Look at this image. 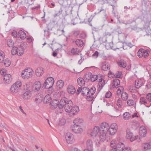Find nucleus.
<instances>
[{
	"label": "nucleus",
	"mask_w": 151,
	"mask_h": 151,
	"mask_svg": "<svg viewBox=\"0 0 151 151\" xmlns=\"http://www.w3.org/2000/svg\"><path fill=\"white\" fill-rule=\"evenodd\" d=\"M59 108H63L65 106V111L69 113V116H70L77 114L79 111V108L77 106H75L72 108L73 105L72 101L70 100L68 101L66 98L64 97L61 100Z\"/></svg>",
	"instance_id": "obj_1"
},
{
	"label": "nucleus",
	"mask_w": 151,
	"mask_h": 151,
	"mask_svg": "<svg viewBox=\"0 0 151 151\" xmlns=\"http://www.w3.org/2000/svg\"><path fill=\"white\" fill-rule=\"evenodd\" d=\"M108 127V124L105 123H102L101 124L99 135V139L100 141L103 142L105 140L106 141H108V137L106 135Z\"/></svg>",
	"instance_id": "obj_2"
},
{
	"label": "nucleus",
	"mask_w": 151,
	"mask_h": 151,
	"mask_svg": "<svg viewBox=\"0 0 151 151\" xmlns=\"http://www.w3.org/2000/svg\"><path fill=\"white\" fill-rule=\"evenodd\" d=\"M64 98H62L60 101V102H59L58 100L57 99L53 100L50 103V104L51 105V107L52 109H55L58 107L57 109H59V110H57L56 112L57 114L61 113L62 111L63 110V108H59V106L60 105V102L62 99Z\"/></svg>",
	"instance_id": "obj_3"
},
{
	"label": "nucleus",
	"mask_w": 151,
	"mask_h": 151,
	"mask_svg": "<svg viewBox=\"0 0 151 151\" xmlns=\"http://www.w3.org/2000/svg\"><path fill=\"white\" fill-rule=\"evenodd\" d=\"M101 128L99 127L95 126L92 129H88L87 131V134L93 137H95L99 132H100Z\"/></svg>",
	"instance_id": "obj_4"
},
{
	"label": "nucleus",
	"mask_w": 151,
	"mask_h": 151,
	"mask_svg": "<svg viewBox=\"0 0 151 151\" xmlns=\"http://www.w3.org/2000/svg\"><path fill=\"white\" fill-rule=\"evenodd\" d=\"M103 123H105L108 124V127L107 129V132L108 131L110 135H113L115 134L118 129L117 125L116 123H114L111 124L109 127L107 123L106 122H104Z\"/></svg>",
	"instance_id": "obj_5"
},
{
	"label": "nucleus",
	"mask_w": 151,
	"mask_h": 151,
	"mask_svg": "<svg viewBox=\"0 0 151 151\" xmlns=\"http://www.w3.org/2000/svg\"><path fill=\"white\" fill-rule=\"evenodd\" d=\"M22 83L20 81L16 82L11 86L10 90L13 93H17L20 90Z\"/></svg>",
	"instance_id": "obj_6"
},
{
	"label": "nucleus",
	"mask_w": 151,
	"mask_h": 151,
	"mask_svg": "<svg viewBox=\"0 0 151 151\" xmlns=\"http://www.w3.org/2000/svg\"><path fill=\"white\" fill-rule=\"evenodd\" d=\"M126 137L127 139H130V140L132 142L137 139L135 136L133 135V133L129 129H127L126 130Z\"/></svg>",
	"instance_id": "obj_7"
},
{
	"label": "nucleus",
	"mask_w": 151,
	"mask_h": 151,
	"mask_svg": "<svg viewBox=\"0 0 151 151\" xmlns=\"http://www.w3.org/2000/svg\"><path fill=\"white\" fill-rule=\"evenodd\" d=\"M65 139L67 142L68 143H72L75 141L74 135L72 133L69 132L66 134Z\"/></svg>",
	"instance_id": "obj_8"
},
{
	"label": "nucleus",
	"mask_w": 151,
	"mask_h": 151,
	"mask_svg": "<svg viewBox=\"0 0 151 151\" xmlns=\"http://www.w3.org/2000/svg\"><path fill=\"white\" fill-rule=\"evenodd\" d=\"M73 132L76 134H80L83 132V129L78 125H74L71 127Z\"/></svg>",
	"instance_id": "obj_9"
},
{
	"label": "nucleus",
	"mask_w": 151,
	"mask_h": 151,
	"mask_svg": "<svg viewBox=\"0 0 151 151\" xmlns=\"http://www.w3.org/2000/svg\"><path fill=\"white\" fill-rule=\"evenodd\" d=\"M93 142L91 140H88L86 142V151H93Z\"/></svg>",
	"instance_id": "obj_10"
},
{
	"label": "nucleus",
	"mask_w": 151,
	"mask_h": 151,
	"mask_svg": "<svg viewBox=\"0 0 151 151\" xmlns=\"http://www.w3.org/2000/svg\"><path fill=\"white\" fill-rule=\"evenodd\" d=\"M41 84L40 82L39 81L35 82L32 86V91L35 92H37L39 91L41 88Z\"/></svg>",
	"instance_id": "obj_11"
},
{
	"label": "nucleus",
	"mask_w": 151,
	"mask_h": 151,
	"mask_svg": "<svg viewBox=\"0 0 151 151\" xmlns=\"http://www.w3.org/2000/svg\"><path fill=\"white\" fill-rule=\"evenodd\" d=\"M67 90L68 93L69 94H74L76 92V90L75 87L72 85L68 86L67 88Z\"/></svg>",
	"instance_id": "obj_12"
},
{
	"label": "nucleus",
	"mask_w": 151,
	"mask_h": 151,
	"mask_svg": "<svg viewBox=\"0 0 151 151\" xmlns=\"http://www.w3.org/2000/svg\"><path fill=\"white\" fill-rule=\"evenodd\" d=\"M4 82L7 84L10 83L12 80L11 75L9 74L5 75L4 77Z\"/></svg>",
	"instance_id": "obj_13"
},
{
	"label": "nucleus",
	"mask_w": 151,
	"mask_h": 151,
	"mask_svg": "<svg viewBox=\"0 0 151 151\" xmlns=\"http://www.w3.org/2000/svg\"><path fill=\"white\" fill-rule=\"evenodd\" d=\"M32 95V91H26L23 95V97L24 100H28L30 99Z\"/></svg>",
	"instance_id": "obj_14"
},
{
	"label": "nucleus",
	"mask_w": 151,
	"mask_h": 151,
	"mask_svg": "<svg viewBox=\"0 0 151 151\" xmlns=\"http://www.w3.org/2000/svg\"><path fill=\"white\" fill-rule=\"evenodd\" d=\"M139 133L141 136L145 137L147 133L146 129L144 126L141 127L139 128Z\"/></svg>",
	"instance_id": "obj_15"
},
{
	"label": "nucleus",
	"mask_w": 151,
	"mask_h": 151,
	"mask_svg": "<svg viewBox=\"0 0 151 151\" xmlns=\"http://www.w3.org/2000/svg\"><path fill=\"white\" fill-rule=\"evenodd\" d=\"M44 69L42 67H39L35 70L36 75L37 76H40L42 75L43 73Z\"/></svg>",
	"instance_id": "obj_16"
},
{
	"label": "nucleus",
	"mask_w": 151,
	"mask_h": 151,
	"mask_svg": "<svg viewBox=\"0 0 151 151\" xmlns=\"http://www.w3.org/2000/svg\"><path fill=\"white\" fill-rule=\"evenodd\" d=\"M84 120L80 118H77L75 119L73 121L74 125H78V126H79V124H82Z\"/></svg>",
	"instance_id": "obj_17"
},
{
	"label": "nucleus",
	"mask_w": 151,
	"mask_h": 151,
	"mask_svg": "<svg viewBox=\"0 0 151 151\" xmlns=\"http://www.w3.org/2000/svg\"><path fill=\"white\" fill-rule=\"evenodd\" d=\"M22 77L24 78L28 79V78L31 77L33 75V73L31 72L29 73L27 71H24V72H22L21 73Z\"/></svg>",
	"instance_id": "obj_18"
},
{
	"label": "nucleus",
	"mask_w": 151,
	"mask_h": 151,
	"mask_svg": "<svg viewBox=\"0 0 151 151\" xmlns=\"http://www.w3.org/2000/svg\"><path fill=\"white\" fill-rule=\"evenodd\" d=\"M96 91V88L94 87H92L90 89L89 88L86 87V91H87L88 94H91V95H93Z\"/></svg>",
	"instance_id": "obj_19"
},
{
	"label": "nucleus",
	"mask_w": 151,
	"mask_h": 151,
	"mask_svg": "<svg viewBox=\"0 0 151 151\" xmlns=\"http://www.w3.org/2000/svg\"><path fill=\"white\" fill-rule=\"evenodd\" d=\"M99 83H98V89L100 90L101 89L105 84V81L103 80L102 78H99Z\"/></svg>",
	"instance_id": "obj_20"
},
{
	"label": "nucleus",
	"mask_w": 151,
	"mask_h": 151,
	"mask_svg": "<svg viewBox=\"0 0 151 151\" xmlns=\"http://www.w3.org/2000/svg\"><path fill=\"white\" fill-rule=\"evenodd\" d=\"M54 83H50L49 81H47L46 82V81L45 82L44 84V87L47 89H49L51 88V87L53 86Z\"/></svg>",
	"instance_id": "obj_21"
},
{
	"label": "nucleus",
	"mask_w": 151,
	"mask_h": 151,
	"mask_svg": "<svg viewBox=\"0 0 151 151\" xmlns=\"http://www.w3.org/2000/svg\"><path fill=\"white\" fill-rule=\"evenodd\" d=\"M18 35L22 40L25 39L26 37V34L22 30H20L19 31Z\"/></svg>",
	"instance_id": "obj_22"
},
{
	"label": "nucleus",
	"mask_w": 151,
	"mask_h": 151,
	"mask_svg": "<svg viewBox=\"0 0 151 151\" xmlns=\"http://www.w3.org/2000/svg\"><path fill=\"white\" fill-rule=\"evenodd\" d=\"M24 88L26 91H32V87L31 86V85L29 83H27L25 84L24 86Z\"/></svg>",
	"instance_id": "obj_23"
},
{
	"label": "nucleus",
	"mask_w": 151,
	"mask_h": 151,
	"mask_svg": "<svg viewBox=\"0 0 151 151\" xmlns=\"http://www.w3.org/2000/svg\"><path fill=\"white\" fill-rule=\"evenodd\" d=\"M51 100V95L49 94H47L44 98L43 102L45 103H47L50 102Z\"/></svg>",
	"instance_id": "obj_24"
},
{
	"label": "nucleus",
	"mask_w": 151,
	"mask_h": 151,
	"mask_svg": "<svg viewBox=\"0 0 151 151\" xmlns=\"http://www.w3.org/2000/svg\"><path fill=\"white\" fill-rule=\"evenodd\" d=\"M120 81L119 79H115L113 81L112 84H113V87L117 88L119 86L120 84Z\"/></svg>",
	"instance_id": "obj_25"
},
{
	"label": "nucleus",
	"mask_w": 151,
	"mask_h": 151,
	"mask_svg": "<svg viewBox=\"0 0 151 151\" xmlns=\"http://www.w3.org/2000/svg\"><path fill=\"white\" fill-rule=\"evenodd\" d=\"M124 147V145L123 143L119 142L116 146V148L117 149L118 151H122V149Z\"/></svg>",
	"instance_id": "obj_26"
},
{
	"label": "nucleus",
	"mask_w": 151,
	"mask_h": 151,
	"mask_svg": "<svg viewBox=\"0 0 151 151\" xmlns=\"http://www.w3.org/2000/svg\"><path fill=\"white\" fill-rule=\"evenodd\" d=\"M142 85V82L141 80H137L135 81V87L139 88Z\"/></svg>",
	"instance_id": "obj_27"
},
{
	"label": "nucleus",
	"mask_w": 151,
	"mask_h": 151,
	"mask_svg": "<svg viewBox=\"0 0 151 151\" xmlns=\"http://www.w3.org/2000/svg\"><path fill=\"white\" fill-rule=\"evenodd\" d=\"M43 96L42 94H40L39 96H37L35 98V101L36 103L39 104L41 102L43 99Z\"/></svg>",
	"instance_id": "obj_28"
},
{
	"label": "nucleus",
	"mask_w": 151,
	"mask_h": 151,
	"mask_svg": "<svg viewBox=\"0 0 151 151\" xmlns=\"http://www.w3.org/2000/svg\"><path fill=\"white\" fill-rule=\"evenodd\" d=\"M78 84L80 86H83L85 84V81L84 79L82 78H79L77 80Z\"/></svg>",
	"instance_id": "obj_29"
},
{
	"label": "nucleus",
	"mask_w": 151,
	"mask_h": 151,
	"mask_svg": "<svg viewBox=\"0 0 151 151\" xmlns=\"http://www.w3.org/2000/svg\"><path fill=\"white\" fill-rule=\"evenodd\" d=\"M56 84L57 87L59 88H62L64 85L63 81L61 80H59L58 81Z\"/></svg>",
	"instance_id": "obj_30"
},
{
	"label": "nucleus",
	"mask_w": 151,
	"mask_h": 151,
	"mask_svg": "<svg viewBox=\"0 0 151 151\" xmlns=\"http://www.w3.org/2000/svg\"><path fill=\"white\" fill-rule=\"evenodd\" d=\"M18 55H22L24 52V49L23 46H21L18 47Z\"/></svg>",
	"instance_id": "obj_31"
},
{
	"label": "nucleus",
	"mask_w": 151,
	"mask_h": 151,
	"mask_svg": "<svg viewBox=\"0 0 151 151\" xmlns=\"http://www.w3.org/2000/svg\"><path fill=\"white\" fill-rule=\"evenodd\" d=\"M76 44L78 46L82 47L83 45V42L82 40L77 39L75 41Z\"/></svg>",
	"instance_id": "obj_32"
},
{
	"label": "nucleus",
	"mask_w": 151,
	"mask_h": 151,
	"mask_svg": "<svg viewBox=\"0 0 151 151\" xmlns=\"http://www.w3.org/2000/svg\"><path fill=\"white\" fill-rule=\"evenodd\" d=\"M121 97L122 100L126 101L128 99V95L126 93L123 92L121 94Z\"/></svg>",
	"instance_id": "obj_33"
},
{
	"label": "nucleus",
	"mask_w": 151,
	"mask_h": 151,
	"mask_svg": "<svg viewBox=\"0 0 151 151\" xmlns=\"http://www.w3.org/2000/svg\"><path fill=\"white\" fill-rule=\"evenodd\" d=\"M130 116V114L128 112L124 113L123 115V118L125 120L129 119Z\"/></svg>",
	"instance_id": "obj_34"
},
{
	"label": "nucleus",
	"mask_w": 151,
	"mask_h": 151,
	"mask_svg": "<svg viewBox=\"0 0 151 151\" xmlns=\"http://www.w3.org/2000/svg\"><path fill=\"white\" fill-rule=\"evenodd\" d=\"M118 64L121 66H127V63L126 61L123 60H121L118 62Z\"/></svg>",
	"instance_id": "obj_35"
},
{
	"label": "nucleus",
	"mask_w": 151,
	"mask_h": 151,
	"mask_svg": "<svg viewBox=\"0 0 151 151\" xmlns=\"http://www.w3.org/2000/svg\"><path fill=\"white\" fill-rule=\"evenodd\" d=\"M71 53L73 55L77 54L79 52V50L77 48H73L71 50Z\"/></svg>",
	"instance_id": "obj_36"
},
{
	"label": "nucleus",
	"mask_w": 151,
	"mask_h": 151,
	"mask_svg": "<svg viewBox=\"0 0 151 151\" xmlns=\"http://www.w3.org/2000/svg\"><path fill=\"white\" fill-rule=\"evenodd\" d=\"M4 56V52L2 51H0V63H3Z\"/></svg>",
	"instance_id": "obj_37"
},
{
	"label": "nucleus",
	"mask_w": 151,
	"mask_h": 151,
	"mask_svg": "<svg viewBox=\"0 0 151 151\" xmlns=\"http://www.w3.org/2000/svg\"><path fill=\"white\" fill-rule=\"evenodd\" d=\"M144 52V50L143 49H140L137 52L138 56L139 58H141L143 56V54Z\"/></svg>",
	"instance_id": "obj_38"
},
{
	"label": "nucleus",
	"mask_w": 151,
	"mask_h": 151,
	"mask_svg": "<svg viewBox=\"0 0 151 151\" xmlns=\"http://www.w3.org/2000/svg\"><path fill=\"white\" fill-rule=\"evenodd\" d=\"M18 47H13V48L12 49V54L13 55H14L16 54H17L18 55Z\"/></svg>",
	"instance_id": "obj_39"
},
{
	"label": "nucleus",
	"mask_w": 151,
	"mask_h": 151,
	"mask_svg": "<svg viewBox=\"0 0 151 151\" xmlns=\"http://www.w3.org/2000/svg\"><path fill=\"white\" fill-rule=\"evenodd\" d=\"M85 88V87L83 88L79 87L77 90V91L75 93H76V94L78 95L82 91L83 95H84L85 93H83L84 91H82V90H84Z\"/></svg>",
	"instance_id": "obj_40"
},
{
	"label": "nucleus",
	"mask_w": 151,
	"mask_h": 151,
	"mask_svg": "<svg viewBox=\"0 0 151 151\" xmlns=\"http://www.w3.org/2000/svg\"><path fill=\"white\" fill-rule=\"evenodd\" d=\"M7 45L9 47H12L14 45V42L12 39L8 40L7 41Z\"/></svg>",
	"instance_id": "obj_41"
},
{
	"label": "nucleus",
	"mask_w": 151,
	"mask_h": 151,
	"mask_svg": "<svg viewBox=\"0 0 151 151\" xmlns=\"http://www.w3.org/2000/svg\"><path fill=\"white\" fill-rule=\"evenodd\" d=\"M144 148L145 150L150 149L151 147L150 143H145L144 145Z\"/></svg>",
	"instance_id": "obj_42"
},
{
	"label": "nucleus",
	"mask_w": 151,
	"mask_h": 151,
	"mask_svg": "<svg viewBox=\"0 0 151 151\" xmlns=\"http://www.w3.org/2000/svg\"><path fill=\"white\" fill-rule=\"evenodd\" d=\"M50 29L47 28L46 29L44 30V36L49 37L50 35Z\"/></svg>",
	"instance_id": "obj_43"
},
{
	"label": "nucleus",
	"mask_w": 151,
	"mask_h": 151,
	"mask_svg": "<svg viewBox=\"0 0 151 151\" xmlns=\"http://www.w3.org/2000/svg\"><path fill=\"white\" fill-rule=\"evenodd\" d=\"M92 74L91 73H88V74H86V79L88 81L90 80Z\"/></svg>",
	"instance_id": "obj_44"
},
{
	"label": "nucleus",
	"mask_w": 151,
	"mask_h": 151,
	"mask_svg": "<svg viewBox=\"0 0 151 151\" xmlns=\"http://www.w3.org/2000/svg\"><path fill=\"white\" fill-rule=\"evenodd\" d=\"M63 10L61 8H60L58 12L55 14L53 15V17H57L59 16L62 13Z\"/></svg>",
	"instance_id": "obj_45"
},
{
	"label": "nucleus",
	"mask_w": 151,
	"mask_h": 151,
	"mask_svg": "<svg viewBox=\"0 0 151 151\" xmlns=\"http://www.w3.org/2000/svg\"><path fill=\"white\" fill-rule=\"evenodd\" d=\"M140 103L141 104L145 105L147 103L146 99L143 97H140Z\"/></svg>",
	"instance_id": "obj_46"
},
{
	"label": "nucleus",
	"mask_w": 151,
	"mask_h": 151,
	"mask_svg": "<svg viewBox=\"0 0 151 151\" xmlns=\"http://www.w3.org/2000/svg\"><path fill=\"white\" fill-rule=\"evenodd\" d=\"M103 12V13H104V15L105 16V18L104 20H105L106 19L107 17V14L106 13V10H104V9H101L99 10V12H98L97 13L95 12V13L94 14H96L97 13H99L100 12Z\"/></svg>",
	"instance_id": "obj_47"
},
{
	"label": "nucleus",
	"mask_w": 151,
	"mask_h": 151,
	"mask_svg": "<svg viewBox=\"0 0 151 151\" xmlns=\"http://www.w3.org/2000/svg\"><path fill=\"white\" fill-rule=\"evenodd\" d=\"M127 104L128 106H131L134 105V102L132 99H129L127 102Z\"/></svg>",
	"instance_id": "obj_48"
},
{
	"label": "nucleus",
	"mask_w": 151,
	"mask_h": 151,
	"mask_svg": "<svg viewBox=\"0 0 151 151\" xmlns=\"http://www.w3.org/2000/svg\"><path fill=\"white\" fill-rule=\"evenodd\" d=\"M117 105L119 107H121L122 105V99L119 98L117 101Z\"/></svg>",
	"instance_id": "obj_49"
},
{
	"label": "nucleus",
	"mask_w": 151,
	"mask_h": 151,
	"mask_svg": "<svg viewBox=\"0 0 151 151\" xmlns=\"http://www.w3.org/2000/svg\"><path fill=\"white\" fill-rule=\"evenodd\" d=\"M98 76L97 75H92V77L91 78L90 80L92 82H94L96 80H97L98 78Z\"/></svg>",
	"instance_id": "obj_50"
},
{
	"label": "nucleus",
	"mask_w": 151,
	"mask_h": 151,
	"mask_svg": "<svg viewBox=\"0 0 151 151\" xmlns=\"http://www.w3.org/2000/svg\"><path fill=\"white\" fill-rule=\"evenodd\" d=\"M4 64L7 65V66H9L11 64V61L8 58H6L5 61L4 62Z\"/></svg>",
	"instance_id": "obj_51"
},
{
	"label": "nucleus",
	"mask_w": 151,
	"mask_h": 151,
	"mask_svg": "<svg viewBox=\"0 0 151 151\" xmlns=\"http://www.w3.org/2000/svg\"><path fill=\"white\" fill-rule=\"evenodd\" d=\"M46 82L47 81H49L50 83H54V78L52 77H48L46 80Z\"/></svg>",
	"instance_id": "obj_52"
},
{
	"label": "nucleus",
	"mask_w": 151,
	"mask_h": 151,
	"mask_svg": "<svg viewBox=\"0 0 151 151\" xmlns=\"http://www.w3.org/2000/svg\"><path fill=\"white\" fill-rule=\"evenodd\" d=\"M149 51L148 50H146L145 51L144 50V52L143 55L145 58H146L149 55Z\"/></svg>",
	"instance_id": "obj_53"
},
{
	"label": "nucleus",
	"mask_w": 151,
	"mask_h": 151,
	"mask_svg": "<svg viewBox=\"0 0 151 151\" xmlns=\"http://www.w3.org/2000/svg\"><path fill=\"white\" fill-rule=\"evenodd\" d=\"M0 72L1 75L4 76L5 75L7 74H6L7 73V70L6 69L2 68L0 70Z\"/></svg>",
	"instance_id": "obj_54"
},
{
	"label": "nucleus",
	"mask_w": 151,
	"mask_h": 151,
	"mask_svg": "<svg viewBox=\"0 0 151 151\" xmlns=\"http://www.w3.org/2000/svg\"><path fill=\"white\" fill-rule=\"evenodd\" d=\"M108 77L109 78H113L115 76V75L111 71H109V72L108 73Z\"/></svg>",
	"instance_id": "obj_55"
},
{
	"label": "nucleus",
	"mask_w": 151,
	"mask_h": 151,
	"mask_svg": "<svg viewBox=\"0 0 151 151\" xmlns=\"http://www.w3.org/2000/svg\"><path fill=\"white\" fill-rule=\"evenodd\" d=\"M122 74V73L121 71H117L116 73L115 77L116 78H120Z\"/></svg>",
	"instance_id": "obj_56"
},
{
	"label": "nucleus",
	"mask_w": 151,
	"mask_h": 151,
	"mask_svg": "<svg viewBox=\"0 0 151 151\" xmlns=\"http://www.w3.org/2000/svg\"><path fill=\"white\" fill-rule=\"evenodd\" d=\"M24 71H27V72H28L29 73H30L31 72H32L33 73V74L34 71H33V70L30 67H29L25 69L24 70Z\"/></svg>",
	"instance_id": "obj_57"
},
{
	"label": "nucleus",
	"mask_w": 151,
	"mask_h": 151,
	"mask_svg": "<svg viewBox=\"0 0 151 151\" xmlns=\"http://www.w3.org/2000/svg\"><path fill=\"white\" fill-rule=\"evenodd\" d=\"M112 93L110 91L107 92L105 95V97L106 98H109L111 96Z\"/></svg>",
	"instance_id": "obj_58"
},
{
	"label": "nucleus",
	"mask_w": 151,
	"mask_h": 151,
	"mask_svg": "<svg viewBox=\"0 0 151 151\" xmlns=\"http://www.w3.org/2000/svg\"><path fill=\"white\" fill-rule=\"evenodd\" d=\"M99 53L98 51H96L93 54L92 56L93 58H96L98 56Z\"/></svg>",
	"instance_id": "obj_59"
},
{
	"label": "nucleus",
	"mask_w": 151,
	"mask_h": 151,
	"mask_svg": "<svg viewBox=\"0 0 151 151\" xmlns=\"http://www.w3.org/2000/svg\"><path fill=\"white\" fill-rule=\"evenodd\" d=\"M86 98L88 101H91L93 99V97L91 96H88Z\"/></svg>",
	"instance_id": "obj_60"
},
{
	"label": "nucleus",
	"mask_w": 151,
	"mask_h": 151,
	"mask_svg": "<svg viewBox=\"0 0 151 151\" xmlns=\"http://www.w3.org/2000/svg\"><path fill=\"white\" fill-rule=\"evenodd\" d=\"M146 98L149 102L151 101V93H148L147 95Z\"/></svg>",
	"instance_id": "obj_61"
},
{
	"label": "nucleus",
	"mask_w": 151,
	"mask_h": 151,
	"mask_svg": "<svg viewBox=\"0 0 151 151\" xmlns=\"http://www.w3.org/2000/svg\"><path fill=\"white\" fill-rule=\"evenodd\" d=\"M116 142V141L115 140H113L111 141L110 143V145L111 147H113L115 146Z\"/></svg>",
	"instance_id": "obj_62"
},
{
	"label": "nucleus",
	"mask_w": 151,
	"mask_h": 151,
	"mask_svg": "<svg viewBox=\"0 0 151 151\" xmlns=\"http://www.w3.org/2000/svg\"><path fill=\"white\" fill-rule=\"evenodd\" d=\"M122 151H131V150L129 147H124Z\"/></svg>",
	"instance_id": "obj_63"
},
{
	"label": "nucleus",
	"mask_w": 151,
	"mask_h": 151,
	"mask_svg": "<svg viewBox=\"0 0 151 151\" xmlns=\"http://www.w3.org/2000/svg\"><path fill=\"white\" fill-rule=\"evenodd\" d=\"M101 69L104 71L109 70L110 69V67H101Z\"/></svg>",
	"instance_id": "obj_64"
}]
</instances>
